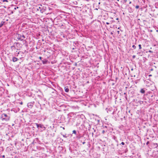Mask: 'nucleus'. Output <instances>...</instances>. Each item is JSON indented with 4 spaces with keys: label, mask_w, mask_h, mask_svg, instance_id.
I'll return each instance as SVG.
<instances>
[{
    "label": "nucleus",
    "mask_w": 158,
    "mask_h": 158,
    "mask_svg": "<svg viewBox=\"0 0 158 158\" xmlns=\"http://www.w3.org/2000/svg\"><path fill=\"white\" fill-rule=\"evenodd\" d=\"M48 62V61L47 60H42V63L43 64H46L47 63V62Z\"/></svg>",
    "instance_id": "obj_9"
},
{
    "label": "nucleus",
    "mask_w": 158,
    "mask_h": 158,
    "mask_svg": "<svg viewBox=\"0 0 158 158\" xmlns=\"http://www.w3.org/2000/svg\"><path fill=\"white\" fill-rule=\"evenodd\" d=\"M11 49L12 50H13L15 49H16L17 50L18 49L17 48H16V47L15 46V45L11 46Z\"/></svg>",
    "instance_id": "obj_5"
},
{
    "label": "nucleus",
    "mask_w": 158,
    "mask_h": 158,
    "mask_svg": "<svg viewBox=\"0 0 158 158\" xmlns=\"http://www.w3.org/2000/svg\"><path fill=\"white\" fill-rule=\"evenodd\" d=\"M139 8V6H136L135 7V8L136 9H138Z\"/></svg>",
    "instance_id": "obj_18"
},
{
    "label": "nucleus",
    "mask_w": 158,
    "mask_h": 158,
    "mask_svg": "<svg viewBox=\"0 0 158 158\" xmlns=\"http://www.w3.org/2000/svg\"><path fill=\"white\" fill-rule=\"evenodd\" d=\"M111 34H113V33H112V32H111Z\"/></svg>",
    "instance_id": "obj_36"
},
{
    "label": "nucleus",
    "mask_w": 158,
    "mask_h": 158,
    "mask_svg": "<svg viewBox=\"0 0 158 158\" xmlns=\"http://www.w3.org/2000/svg\"><path fill=\"white\" fill-rule=\"evenodd\" d=\"M25 37L24 35H21L19 34H18L17 35V38L19 40L22 41L23 39L25 38Z\"/></svg>",
    "instance_id": "obj_3"
},
{
    "label": "nucleus",
    "mask_w": 158,
    "mask_h": 158,
    "mask_svg": "<svg viewBox=\"0 0 158 158\" xmlns=\"http://www.w3.org/2000/svg\"><path fill=\"white\" fill-rule=\"evenodd\" d=\"M73 133L74 134H75L76 135H77V132L76 130H73Z\"/></svg>",
    "instance_id": "obj_12"
},
{
    "label": "nucleus",
    "mask_w": 158,
    "mask_h": 158,
    "mask_svg": "<svg viewBox=\"0 0 158 158\" xmlns=\"http://www.w3.org/2000/svg\"><path fill=\"white\" fill-rule=\"evenodd\" d=\"M121 144L123 145H124L125 143H124L123 142H122L121 143Z\"/></svg>",
    "instance_id": "obj_21"
},
{
    "label": "nucleus",
    "mask_w": 158,
    "mask_h": 158,
    "mask_svg": "<svg viewBox=\"0 0 158 158\" xmlns=\"http://www.w3.org/2000/svg\"><path fill=\"white\" fill-rule=\"evenodd\" d=\"M19 52H18V54H19Z\"/></svg>",
    "instance_id": "obj_33"
},
{
    "label": "nucleus",
    "mask_w": 158,
    "mask_h": 158,
    "mask_svg": "<svg viewBox=\"0 0 158 158\" xmlns=\"http://www.w3.org/2000/svg\"><path fill=\"white\" fill-rule=\"evenodd\" d=\"M63 135V136L64 137H65V138H67V136H66L65 135Z\"/></svg>",
    "instance_id": "obj_20"
},
{
    "label": "nucleus",
    "mask_w": 158,
    "mask_h": 158,
    "mask_svg": "<svg viewBox=\"0 0 158 158\" xmlns=\"http://www.w3.org/2000/svg\"><path fill=\"white\" fill-rule=\"evenodd\" d=\"M15 47H16V48L18 49V47L17 46H16Z\"/></svg>",
    "instance_id": "obj_30"
},
{
    "label": "nucleus",
    "mask_w": 158,
    "mask_h": 158,
    "mask_svg": "<svg viewBox=\"0 0 158 158\" xmlns=\"http://www.w3.org/2000/svg\"><path fill=\"white\" fill-rule=\"evenodd\" d=\"M132 47L134 49H135L136 48V47L135 45H133Z\"/></svg>",
    "instance_id": "obj_16"
},
{
    "label": "nucleus",
    "mask_w": 158,
    "mask_h": 158,
    "mask_svg": "<svg viewBox=\"0 0 158 158\" xmlns=\"http://www.w3.org/2000/svg\"><path fill=\"white\" fill-rule=\"evenodd\" d=\"M2 1L3 2H8V1L7 0H2Z\"/></svg>",
    "instance_id": "obj_14"
},
{
    "label": "nucleus",
    "mask_w": 158,
    "mask_h": 158,
    "mask_svg": "<svg viewBox=\"0 0 158 158\" xmlns=\"http://www.w3.org/2000/svg\"><path fill=\"white\" fill-rule=\"evenodd\" d=\"M119 29V27H118V29Z\"/></svg>",
    "instance_id": "obj_38"
},
{
    "label": "nucleus",
    "mask_w": 158,
    "mask_h": 158,
    "mask_svg": "<svg viewBox=\"0 0 158 158\" xmlns=\"http://www.w3.org/2000/svg\"><path fill=\"white\" fill-rule=\"evenodd\" d=\"M149 143V141H148L147 143H146V144L147 145Z\"/></svg>",
    "instance_id": "obj_23"
},
{
    "label": "nucleus",
    "mask_w": 158,
    "mask_h": 158,
    "mask_svg": "<svg viewBox=\"0 0 158 158\" xmlns=\"http://www.w3.org/2000/svg\"><path fill=\"white\" fill-rule=\"evenodd\" d=\"M135 57V56H133V58H134Z\"/></svg>",
    "instance_id": "obj_29"
},
{
    "label": "nucleus",
    "mask_w": 158,
    "mask_h": 158,
    "mask_svg": "<svg viewBox=\"0 0 158 158\" xmlns=\"http://www.w3.org/2000/svg\"><path fill=\"white\" fill-rule=\"evenodd\" d=\"M85 142H83L82 143V144H85Z\"/></svg>",
    "instance_id": "obj_25"
},
{
    "label": "nucleus",
    "mask_w": 158,
    "mask_h": 158,
    "mask_svg": "<svg viewBox=\"0 0 158 158\" xmlns=\"http://www.w3.org/2000/svg\"><path fill=\"white\" fill-rule=\"evenodd\" d=\"M15 44H16V45L19 44V45H20V44L19 43H18V42H15L14 43V45H15Z\"/></svg>",
    "instance_id": "obj_13"
},
{
    "label": "nucleus",
    "mask_w": 158,
    "mask_h": 158,
    "mask_svg": "<svg viewBox=\"0 0 158 158\" xmlns=\"http://www.w3.org/2000/svg\"><path fill=\"white\" fill-rule=\"evenodd\" d=\"M34 102H32L27 103V106L28 107L31 108L34 104Z\"/></svg>",
    "instance_id": "obj_4"
},
{
    "label": "nucleus",
    "mask_w": 158,
    "mask_h": 158,
    "mask_svg": "<svg viewBox=\"0 0 158 158\" xmlns=\"http://www.w3.org/2000/svg\"><path fill=\"white\" fill-rule=\"evenodd\" d=\"M131 70H133V68L131 69Z\"/></svg>",
    "instance_id": "obj_34"
},
{
    "label": "nucleus",
    "mask_w": 158,
    "mask_h": 158,
    "mask_svg": "<svg viewBox=\"0 0 158 158\" xmlns=\"http://www.w3.org/2000/svg\"><path fill=\"white\" fill-rule=\"evenodd\" d=\"M2 157L3 158H5V156L4 155H3V156H2Z\"/></svg>",
    "instance_id": "obj_27"
},
{
    "label": "nucleus",
    "mask_w": 158,
    "mask_h": 158,
    "mask_svg": "<svg viewBox=\"0 0 158 158\" xmlns=\"http://www.w3.org/2000/svg\"><path fill=\"white\" fill-rule=\"evenodd\" d=\"M5 22L4 21H2L1 23L0 24V28L2 27L4 25Z\"/></svg>",
    "instance_id": "obj_10"
},
{
    "label": "nucleus",
    "mask_w": 158,
    "mask_h": 158,
    "mask_svg": "<svg viewBox=\"0 0 158 158\" xmlns=\"http://www.w3.org/2000/svg\"><path fill=\"white\" fill-rule=\"evenodd\" d=\"M4 8H6V6H4Z\"/></svg>",
    "instance_id": "obj_37"
},
{
    "label": "nucleus",
    "mask_w": 158,
    "mask_h": 158,
    "mask_svg": "<svg viewBox=\"0 0 158 158\" xmlns=\"http://www.w3.org/2000/svg\"><path fill=\"white\" fill-rule=\"evenodd\" d=\"M117 33L118 34H119V31H117Z\"/></svg>",
    "instance_id": "obj_28"
},
{
    "label": "nucleus",
    "mask_w": 158,
    "mask_h": 158,
    "mask_svg": "<svg viewBox=\"0 0 158 158\" xmlns=\"http://www.w3.org/2000/svg\"><path fill=\"white\" fill-rule=\"evenodd\" d=\"M118 18H117L116 19L117 20H118Z\"/></svg>",
    "instance_id": "obj_32"
},
{
    "label": "nucleus",
    "mask_w": 158,
    "mask_h": 158,
    "mask_svg": "<svg viewBox=\"0 0 158 158\" xmlns=\"http://www.w3.org/2000/svg\"><path fill=\"white\" fill-rule=\"evenodd\" d=\"M139 49H141L142 48H141V44L139 45Z\"/></svg>",
    "instance_id": "obj_15"
},
{
    "label": "nucleus",
    "mask_w": 158,
    "mask_h": 158,
    "mask_svg": "<svg viewBox=\"0 0 158 158\" xmlns=\"http://www.w3.org/2000/svg\"><path fill=\"white\" fill-rule=\"evenodd\" d=\"M117 0L118 1L119 0Z\"/></svg>",
    "instance_id": "obj_39"
},
{
    "label": "nucleus",
    "mask_w": 158,
    "mask_h": 158,
    "mask_svg": "<svg viewBox=\"0 0 158 158\" xmlns=\"http://www.w3.org/2000/svg\"><path fill=\"white\" fill-rule=\"evenodd\" d=\"M149 52H152L151 51H149Z\"/></svg>",
    "instance_id": "obj_35"
},
{
    "label": "nucleus",
    "mask_w": 158,
    "mask_h": 158,
    "mask_svg": "<svg viewBox=\"0 0 158 158\" xmlns=\"http://www.w3.org/2000/svg\"><path fill=\"white\" fill-rule=\"evenodd\" d=\"M34 124L35 126H36L38 129H39V128H43L44 130L45 128L44 125L43 124H38L37 123H35Z\"/></svg>",
    "instance_id": "obj_2"
},
{
    "label": "nucleus",
    "mask_w": 158,
    "mask_h": 158,
    "mask_svg": "<svg viewBox=\"0 0 158 158\" xmlns=\"http://www.w3.org/2000/svg\"><path fill=\"white\" fill-rule=\"evenodd\" d=\"M106 24H107V25H109L110 24V23H108V22H106Z\"/></svg>",
    "instance_id": "obj_24"
},
{
    "label": "nucleus",
    "mask_w": 158,
    "mask_h": 158,
    "mask_svg": "<svg viewBox=\"0 0 158 158\" xmlns=\"http://www.w3.org/2000/svg\"><path fill=\"white\" fill-rule=\"evenodd\" d=\"M155 146L156 145V146L155 147L156 148H158V144L157 143H155L153 144Z\"/></svg>",
    "instance_id": "obj_11"
},
{
    "label": "nucleus",
    "mask_w": 158,
    "mask_h": 158,
    "mask_svg": "<svg viewBox=\"0 0 158 158\" xmlns=\"http://www.w3.org/2000/svg\"><path fill=\"white\" fill-rule=\"evenodd\" d=\"M2 120L8 121L9 120L10 117L6 114H2Z\"/></svg>",
    "instance_id": "obj_1"
},
{
    "label": "nucleus",
    "mask_w": 158,
    "mask_h": 158,
    "mask_svg": "<svg viewBox=\"0 0 158 158\" xmlns=\"http://www.w3.org/2000/svg\"><path fill=\"white\" fill-rule=\"evenodd\" d=\"M18 8H19V7L17 6L16 7H15L14 9L16 10Z\"/></svg>",
    "instance_id": "obj_22"
},
{
    "label": "nucleus",
    "mask_w": 158,
    "mask_h": 158,
    "mask_svg": "<svg viewBox=\"0 0 158 158\" xmlns=\"http://www.w3.org/2000/svg\"><path fill=\"white\" fill-rule=\"evenodd\" d=\"M131 2H130L129 3V4H131Z\"/></svg>",
    "instance_id": "obj_31"
},
{
    "label": "nucleus",
    "mask_w": 158,
    "mask_h": 158,
    "mask_svg": "<svg viewBox=\"0 0 158 158\" xmlns=\"http://www.w3.org/2000/svg\"><path fill=\"white\" fill-rule=\"evenodd\" d=\"M64 90L65 92H68L69 91V89L67 87H65Z\"/></svg>",
    "instance_id": "obj_8"
},
{
    "label": "nucleus",
    "mask_w": 158,
    "mask_h": 158,
    "mask_svg": "<svg viewBox=\"0 0 158 158\" xmlns=\"http://www.w3.org/2000/svg\"><path fill=\"white\" fill-rule=\"evenodd\" d=\"M140 92L142 94H144L145 92V90L144 89H141Z\"/></svg>",
    "instance_id": "obj_7"
},
{
    "label": "nucleus",
    "mask_w": 158,
    "mask_h": 158,
    "mask_svg": "<svg viewBox=\"0 0 158 158\" xmlns=\"http://www.w3.org/2000/svg\"><path fill=\"white\" fill-rule=\"evenodd\" d=\"M39 58L41 60V59H42V57H41V56H40L39 57Z\"/></svg>",
    "instance_id": "obj_26"
},
{
    "label": "nucleus",
    "mask_w": 158,
    "mask_h": 158,
    "mask_svg": "<svg viewBox=\"0 0 158 158\" xmlns=\"http://www.w3.org/2000/svg\"><path fill=\"white\" fill-rule=\"evenodd\" d=\"M19 103L21 105H22L23 104V103L22 102H19Z\"/></svg>",
    "instance_id": "obj_19"
},
{
    "label": "nucleus",
    "mask_w": 158,
    "mask_h": 158,
    "mask_svg": "<svg viewBox=\"0 0 158 158\" xmlns=\"http://www.w3.org/2000/svg\"><path fill=\"white\" fill-rule=\"evenodd\" d=\"M81 136H77V137L78 139H80V138H81Z\"/></svg>",
    "instance_id": "obj_17"
},
{
    "label": "nucleus",
    "mask_w": 158,
    "mask_h": 158,
    "mask_svg": "<svg viewBox=\"0 0 158 158\" xmlns=\"http://www.w3.org/2000/svg\"><path fill=\"white\" fill-rule=\"evenodd\" d=\"M12 60V61L14 62H15L17 61L18 59H17V58L15 57H13Z\"/></svg>",
    "instance_id": "obj_6"
}]
</instances>
